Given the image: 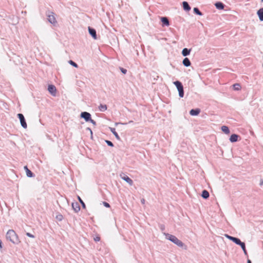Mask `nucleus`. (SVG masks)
I'll return each instance as SVG.
<instances>
[{
  "label": "nucleus",
  "instance_id": "1",
  "mask_svg": "<svg viewBox=\"0 0 263 263\" xmlns=\"http://www.w3.org/2000/svg\"><path fill=\"white\" fill-rule=\"evenodd\" d=\"M6 237V239L13 245H17L21 243V240L18 235L12 229H9L7 231Z\"/></svg>",
  "mask_w": 263,
  "mask_h": 263
},
{
  "label": "nucleus",
  "instance_id": "2",
  "mask_svg": "<svg viewBox=\"0 0 263 263\" xmlns=\"http://www.w3.org/2000/svg\"><path fill=\"white\" fill-rule=\"evenodd\" d=\"M163 236L165 239L169 240L177 246L181 248L185 247L184 244L175 235L164 233H163Z\"/></svg>",
  "mask_w": 263,
  "mask_h": 263
},
{
  "label": "nucleus",
  "instance_id": "3",
  "mask_svg": "<svg viewBox=\"0 0 263 263\" xmlns=\"http://www.w3.org/2000/svg\"><path fill=\"white\" fill-rule=\"evenodd\" d=\"M224 236L227 239L232 241L235 244L240 246L243 251V253L245 255H247V251L246 250L245 243L244 242H241L239 238L231 236L228 234H224Z\"/></svg>",
  "mask_w": 263,
  "mask_h": 263
},
{
  "label": "nucleus",
  "instance_id": "4",
  "mask_svg": "<svg viewBox=\"0 0 263 263\" xmlns=\"http://www.w3.org/2000/svg\"><path fill=\"white\" fill-rule=\"evenodd\" d=\"M174 84L175 85L179 93V96L180 98H183L184 96L183 88L182 84L178 81H175Z\"/></svg>",
  "mask_w": 263,
  "mask_h": 263
},
{
  "label": "nucleus",
  "instance_id": "5",
  "mask_svg": "<svg viewBox=\"0 0 263 263\" xmlns=\"http://www.w3.org/2000/svg\"><path fill=\"white\" fill-rule=\"evenodd\" d=\"M174 84L175 85L179 93V96L180 98H183L184 96L183 88L182 84L178 81H175Z\"/></svg>",
  "mask_w": 263,
  "mask_h": 263
},
{
  "label": "nucleus",
  "instance_id": "6",
  "mask_svg": "<svg viewBox=\"0 0 263 263\" xmlns=\"http://www.w3.org/2000/svg\"><path fill=\"white\" fill-rule=\"evenodd\" d=\"M17 116L20 119V123H21L22 127L24 129L27 128V125L26 123V121H25V120L23 115L22 114H18L17 115Z\"/></svg>",
  "mask_w": 263,
  "mask_h": 263
},
{
  "label": "nucleus",
  "instance_id": "7",
  "mask_svg": "<svg viewBox=\"0 0 263 263\" xmlns=\"http://www.w3.org/2000/svg\"><path fill=\"white\" fill-rule=\"evenodd\" d=\"M48 90L52 96H56L57 89L54 85H49L48 87Z\"/></svg>",
  "mask_w": 263,
  "mask_h": 263
},
{
  "label": "nucleus",
  "instance_id": "8",
  "mask_svg": "<svg viewBox=\"0 0 263 263\" xmlns=\"http://www.w3.org/2000/svg\"><path fill=\"white\" fill-rule=\"evenodd\" d=\"M81 117L83 118L86 121H89L91 119V115L88 112H82L81 114Z\"/></svg>",
  "mask_w": 263,
  "mask_h": 263
},
{
  "label": "nucleus",
  "instance_id": "9",
  "mask_svg": "<svg viewBox=\"0 0 263 263\" xmlns=\"http://www.w3.org/2000/svg\"><path fill=\"white\" fill-rule=\"evenodd\" d=\"M89 33L91 35L94 40L97 39L96 31L95 29L88 27V28Z\"/></svg>",
  "mask_w": 263,
  "mask_h": 263
},
{
  "label": "nucleus",
  "instance_id": "10",
  "mask_svg": "<svg viewBox=\"0 0 263 263\" xmlns=\"http://www.w3.org/2000/svg\"><path fill=\"white\" fill-rule=\"evenodd\" d=\"M71 206H72L73 210L76 212H78L80 210V207L79 204L76 202H72L71 204Z\"/></svg>",
  "mask_w": 263,
  "mask_h": 263
},
{
  "label": "nucleus",
  "instance_id": "11",
  "mask_svg": "<svg viewBox=\"0 0 263 263\" xmlns=\"http://www.w3.org/2000/svg\"><path fill=\"white\" fill-rule=\"evenodd\" d=\"M238 136L236 134H232L231 135L230 137V139H229V140L232 143H234V142H235L236 141H237L238 140Z\"/></svg>",
  "mask_w": 263,
  "mask_h": 263
},
{
  "label": "nucleus",
  "instance_id": "12",
  "mask_svg": "<svg viewBox=\"0 0 263 263\" xmlns=\"http://www.w3.org/2000/svg\"><path fill=\"white\" fill-rule=\"evenodd\" d=\"M160 21L163 26H169V21L167 17H161Z\"/></svg>",
  "mask_w": 263,
  "mask_h": 263
},
{
  "label": "nucleus",
  "instance_id": "13",
  "mask_svg": "<svg viewBox=\"0 0 263 263\" xmlns=\"http://www.w3.org/2000/svg\"><path fill=\"white\" fill-rule=\"evenodd\" d=\"M200 110L199 109L197 108L196 109H191L190 111V114L192 116H196L198 115Z\"/></svg>",
  "mask_w": 263,
  "mask_h": 263
},
{
  "label": "nucleus",
  "instance_id": "14",
  "mask_svg": "<svg viewBox=\"0 0 263 263\" xmlns=\"http://www.w3.org/2000/svg\"><path fill=\"white\" fill-rule=\"evenodd\" d=\"M191 49L184 48L182 50V54L183 57H186L190 54Z\"/></svg>",
  "mask_w": 263,
  "mask_h": 263
},
{
  "label": "nucleus",
  "instance_id": "15",
  "mask_svg": "<svg viewBox=\"0 0 263 263\" xmlns=\"http://www.w3.org/2000/svg\"><path fill=\"white\" fill-rule=\"evenodd\" d=\"M48 21L53 26H56L58 24L55 17H48Z\"/></svg>",
  "mask_w": 263,
  "mask_h": 263
},
{
  "label": "nucleus",
  "instance_id": "16",
  "mask_svg": "<svg viewBox=\"0 0 263 263\" xmlns=\"http://www.w3.org/2000/svg\"><path fill=\"white\" fill-rule=\"evenodd\" d=\"M182 64L186 67H188L191 65V62L187 58H185L183 60Z\"/></svg>",
  "mask_w": 263,
  "mask_h": 263
},
{
  "label": "nucleus",
  "instance_id": "17",
  "mask_svg": "<svg viewBox=\"0 0 263 263\" xmlns=\"http://www.w3.org/2000/svg\"><path fill=\"white\" fill-rule=\"evenodd\" d=\"M182 5L184 10L189 11L191 10V7L186 2H183L182 3Z\"/></svg>",
  "mask_w": 263,
  "mask_h": 263
},
{
  "label": "nucleus",
  "instance_id": "18",
  "mask_svg": "<svg viewBox=\"0 0 263 263\" xmlns=\"http://www.w3.org/2000/svg\"><path fill=\"white\" fill-rule=\"evenodd\" d=\"M215 7L219 10H222L224 8V5L221 2H217L215 4Z\"/></svg>",
  "mask_w": 263,
  "mask_h": 263
},
{
  "label": "nucleus",
  "instance_id": "19",
  "mask_svg": "<svg viewBox=\"0 0 263 263\" xmlns=\"http://www.w3.org/2000/svg\"><path fill=\"white\" fill-rule=\"evenodd\" d=\"M221 129L226 134H230L229 128L227 126H221Z\"/></svg>",
  "mask_w": 263,
  "mask_h": 263
},
{
  "label": "nucleus",
  "instance_id": "20",
  "mask_svg": "<svg viewBox=\"0 0 263 263\" xmlns=\"http://www.w3.org/2000/svg\"><path fill=\"white\" fill-rule=\"evenodd\" d=\"M201 197L204 199H207L209 197V192L206 190H203L201 194Z\"/></svg>",
  "mask_w": 263,
  "mask_h": 263
},
{
  "label": "nucleus",
  "instance_id": "21",
  "mask_svg": "<svg viewBox=\"0 0 263 263\" xmlns=\"http://www.w3.org/2000/svg\"><path fill=\"white\" fill-rule=\"evenodd\" d=\"M24 168L26 171V176L29 178L32 177L33 176L32 172L27 168V166H25Z\"/></svg>",
  "mask_w": 263,
  "mask_h": 263
},
{
  "label": "nucleus",
  "instance_id": "22",
  "mask_svg": "<svg viewBox=\"0 0 263 263\" xmlns=\"http://www.w3.org/2000/svg\"><path fill=\"white\" fill-rule=\"evenodd\" d=\"M109 129H110V131L111 132V133L113 134V135L115 136L117 140H119L120 139V137L118 136V135L117 134V133H116L115 129L114 128H112V127H109Z\"/></svg>",
  "mask_w": 263,
  "mask_h": 263
},
{
  "label": "nucleus",
  "instance_id": "23",
  "mask_svg": "<svg viewBox=\"0 0 263 263\" xmlns=\"http://www.w3.org/2000/svg\"><path fill=\"white\" fill-rule=\"evenodd\" d=\"M123 179L128 183L129 185H132L133 183L132 180L128 177H125L123 178Z\"/></svg>",
  "mask_w": 263,
  "mask_h": 263
},
{
  "label": "nucleus",
  "instance_id": "24",
  "mask_svg": "<svg viewBox=\"0 0 263 263\" xmlns=\"http://www.w3.org/2000/svg\"><path fill=\"white\" fill-rule=\"evenodd\" d=\"M55 219L59 221H61L63 219V216L60 214H58L55 216Z\"/></svg>",
  "mask_w": 263,
  "mask_h": 263
},
{
  "label": "nucleus",
  "instance_id": "25",
  "mask_svg": "<svg viewBox=\"0 0 263 263\" xmlns=\"http://www.w3.org/2000/svg\"><path fill=\"white\" fill-rule=\"evenodd\" d=\"M233 87L234 89L236 90H239L241 88L240 85L238 84H234L233 85Z\"/></svg>",
  "mask_w": 263,
  "mask_h": 263
},
{
  "label": "nucleus",
  "instance_id": "26",
  "mask_svg": "<svg viewBox=\"0 0 263 263\" xmlns=\"http://www.w3.org/2000/svg\"><path fill=\"white\" fill-rule=\"evenodd\" d=\"M193 10L196 14L198 15H202V13L199 11V10L197 8H194Z\"/></svg>",
  "mask_w": 263,
  "mask_h": 263
},
{
  "label": "nucleus",
  "instance_id": "27",
  "mask_svg": "<svg viewBox=\"0 0 263 263\" xmlns=\"http://www.w3.org/2000/svg\"><path fill=\"white\" fill-rule=\"evenodd\" d=\"M257 14H258V16H263V8L260 9L257 11Z\"/></svg>",
  "mask_w": 263,
  "mask_h": 263
},
{
  "label": "nucleus",
  "instance_id": "28",
  "mask_svg": "<svg viewBox=\"0 0 263 263\" xmlns=\"http://www.w3.org/2000/svg\"><path fill=\"white\" fill-rule=\"evenodd\" d=\"M258 185L259 186H263V178L260 177L258 180Z\"/></svg>",
  "mask_w": 263,
  "mask_h": 263
},
{
  "label": "nucleus",
  "instance_id": "29",
  "mask_svg": "<svg viewBox=\"0 0 263 263\" xmlns=\"http://www.w3.org/2000/svg\"><path fill=\"white\" fill-rule=\"evenodd\" d=\"M78 199L79 201V202L81 203V204H82V207L83 208H85V205L84 204V203L83 202V201L82 200V199H81V198L80 197H78Z\"/></svg>",
  "mask_w": 263,
  "mask_h": 263
},
{
  "label": "nucleus",
  "instance_id": "30",
  "mask_svg": "<svg viewBox=\"0 0 263 263\" xmlns=\"http://www.w3.org/2000/svg\"><path fill=\"white\" fill-rule=\"evenodd\" d=\"M100 108L101 110L105 111V110H106L107 109V106L105 105H101L100 107Z\"/></svg>",
  "mask_w": 263,
  "mask_h": 263
},
{
  "label": "nucleus",
  "instance_id": "31",
  "mask_svg": "<svg viewBox=\"0 0 263 263\" xmlns=\"http://www.w3.org/2000/svg\"><path fill=\"white\" fill-rule=\"evenodd\" d=\"M69 63L73 66V67L77 68L78 67V65H77V64H76L74 62H73L72 61H69Z\"/></svg>",
  "mask_w": 263,
  "mask_h": 263
},
{
  "label": "nucleus",
  "instance_id": "32",
  "mask_svg": "<svg viewBox=\"0 0 263 263\" xmlns=\"http://www.w3.org/2000/svg\"><path fill=\"white\" fill-rule=\"evenodd\" d=\"M26 235H27L28 237L31 238H32V239L34 238V237H34V236L33 234H31V233H26Z\"/></svg>",
  "mask_w": 263,
  "mask_h": 263
},
{
  "label": "nucleus",
  "instance_id": "33",
  "mask_svg": "<svg viewBox=\"0 0 263 263\" xmlns=\"http://www.w3.org/2000/svg\"><path fill=\"white\" fill-rule=\"evenodd\" d=\"M105 142L109 146H111V147H112L113 146V144L112 143V142L110 141H108V140H106L105 141Z\"/></svg>",
  "mask_w": 263,
  "mask_h": 263
},
{
  "label": "nucleus",
  "instance_id": "34",
  "mask_svg": "<svg viewBox=\"0 0 263 263\" xmlns=\"http://www.w3.org/2000/svg\"><path fill=\"white\" fill-rule=\"evenodd\" d=\"M103 204L104 205V206H105L106 208H109V206H110L109 204L106 202H104L103 203Z\"/></svg>",
  "mask_w": 263,
  "mask_h": 263
},
{
  "label": "nucleus",
  "instance_id": "35",
  "mask_svg": "<svg viewBox=\"0 0 263 263\" xmlns=\"http://www.w3.org/2000/svg\"><path fill=\"white\" fill-rule=\"evenodd\" d=\"M100 237L99 236H96L94 238V240L95 241H100Z\"/></svg>",
  "mask_w": 263,
  "mask_h": 263
},
{
  "label": "nucleus",
  "instance_id": "36",
  "mask_svg": "<svg viewBox=\"0 0 263 263\" xmlns=\"http://www.w3.org/2000/svg\"><path fill=\"white\" fill-rule=\"evenodd\" d=\"M89 121H90L93 125H96V122L91 119H90V120H89Z\"/></svg>",
  "mask_w": 263,
  "mask_h": 263
},
{
  "label": "nucleus",
  "instance_id": "37",
  "mask_svg": "<svg viewBox=\"0 0 263 263\" xmlns=\"http://www.w3.org/2000/svg\"><path fill=\"white\" fill-rule=\"evenodd\" d=\"M87 129L88 130V131H89V132L90 133L91 135L92 136V130H91V129H90V128H87Z\"/></svg>",
  "mask_w": 263,
  "mask_h": 263
},
{
  "label": "nucleus",
  "instance_id": "38",
  "mask_svg": "<svg viewBox=\"0 0 263 263\" xmlns=\"http://www.w3.org/2000/svg\"><path fill=\"white\" fill-rule=\"evenodd\" d=\"M2 241L0 239V249H1L2 248Z\"/></svg>",
  "mask_w": 263,
  "mask_h": 263
},
{
  "label": "nucleus",
  "instance_id": "39",
  "mask_svg": "<svg viewBox=\"0 0 263 263\" xmlns=\"http://www.w3.org/2000/svg\"><path fill=\"white\" fill-rule=\"evenodd\" d=\"M121 71L123 73H125L126 72V70L125 69H122Z\"/></svg>",
  "mask_w": 263,
  "mask_h": 263
},
{
  "label": "nucleus",
  "instance_id": "40",
  "mask_svg": "<svg viewBox=\"0 0 263 263\" xmlns=\"http://www.w3.org/2000/svg\"><path fill=\"white\" fill-rule=\"evenodd\" d=\"M259 20L262 22L263 21V17H259Z\"/></svg>",
  "mask_w": 263,
  "mask_h": 263
},
{
  "label": "nucleus",
  "instance_id": "41",
  "mask_svg": "<svg viewBox=\"0 0 263 263\" xmlns=\"http://www.w3.org/2000/svg\"><path fill=\"white\" fill-rule=\"evenodd\" d=\"M247 263H251L250 260H248Z\"/></svg>",
  "mask_w": 263,
  "mask_h": 263
},
{
  "label": "nucleus",
  "instance_id": "42",
  "mask_svg": "<svg viewBox=\"0 0 263 263\" xmlns=\"http://www.w3.org/2000/svg\"><path fill=\"white\" fill-rule=\"evenodd\" d=\"M120 124L119 123H115V125H117L118 124Z\"/></svg>",
  "mask_w": 263,
  "mask_h": 263
},
{
  "label": "nucleus",
  "instance_id": "43",
  "mask_svg": "<svg viewBox=\"0 0 263 263\" xmlns=\"http://www.w3.org/2000/svg\"><path fill=\"white\" fill-rule=\"evenodd\" d=\"M261 1L262 2V1H263V0H261Z\"/></svg>",
  "mask_w": 263,
  "mask_h": 263
}]
</instances>
